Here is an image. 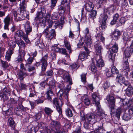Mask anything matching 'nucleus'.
Masks as SVG:
<instances>
[{"label":"nucleus","instance_id":"1","mask_svg":"<svg viewBox=\"0 0 133 133\" xmlns=\"http://www.w3.org/2000/svg\"><path fill=\"white\" fill-rule=\"evenodd\" d=\"M81 119L84 121V127L86 129L89 128L90 126V123H92L94 124L97 121V116L94 114L90 113L87 114L85 116L81 113Z\"/></svg>","mask_w":133,"mask_h":133},{"label":"nucleus","instance_id":"2","mask_svg":"<svg viewBox=\"0 0 133 133\" xmlns=\"http://www.w3.org/2000/svg\"><path fill=\"white\" fill-rule=\"evenodd\" d=\"M92 98L93 99V102L94 104H95L97 108V114L101 116L103 113L101 107L99 102L100 98L97 95V92H95L92 95Z\"/></svg>","mask_w":133,"mask_h":133},{"label":"nucleus","instance_id":"3","mask_svg":"<svg viewBox=\"0 0 133 133\" xmlns=\"http://www.w3.org/2000/svg\"><path fill=\"white\" fill-rule=\"evenodd\" d=\"M50 125L52 127L55 128L49 130L50 133H62L64 131L63 128L58 122L53 121L51 123Z\"/></svg>","mask_w":133,"mask_h":133},{"label":"nucleus","instance_id":"4","mask_svg":"<svg viewBox=\"0 0 133 133\" xmlns=\"http://www.w3.org/2000/svg\"><path fill=\"white\" fill-rule=\"evenodd\" d=\"M45 16V14L42 11L40 12H38L37 13V16L35 18V20L37 21V23L40 25L43 26L44 27L45 25L46 21L45 18L44 16Z\"/></svg>","mask_w":133,"mask_h":133},{"label":"nucleus","instance_id":"5","mask_svg":"<svg viewBox=\"0 0 133 133\" xmlns=\"http://www.w3.org/2000/svg\"><path fill=\"white\" fill-rule=\"evenodd\" d=\"M83 32L85 37V39L84 40L85 45L89 48L90 47L91 45L92 44V42L89 29L87 28H86L83 31Z\"/></svg>","mask_w":133,"mask_h":133},{"label":"nucleus","instance_id":"6","mask_svg":"<svg viewBox=\"0 0 133 133\" xmlns=\"http://www.w3.org/2000/svg\"><path fill=\"white\" fill-rule=\"evenodd\" d=\"M17 37H22L23 39L26 43H28L30 42L27 35H25L24 32L21 30H18L16 31L15 33L14 38L15 40H17Z\"/></svg>","mask_w":133,"mask_h":133},{"label":"nucleus","instance_id":"7","mask_svg":"<svg viewBox=\"0 0 133 133\" xmlns=\"http://www.w3.org/2000/svg\"><path fill=\"white\" fill-rule=\"evenodd\" d=\"M49 26L45 29L43 31V34L45 35L46 37L50 39H51L53 38H55L56 36L55 31L54 29H52L49 31Z\"/></svg>","mask_w":133,"mask_h":133},{"label":"nucleus","instance_id":"8","mask_svg":"<svg viewBox=\"0 0 133 133\" xmlns=\"http://www.w3.org/2000/svg\"><path fill=\"white\" fill-rule=\"evenodd\" d=\"M107 100L108 101L109 104V107H110L111 114L113 112L114 108L115 107V101L113 97L108 95L107 97Z\"/></svg>","mask_w":133,"mask_h":133},{"label":"nucleus","instance_id":"9","mask_svg":"<svg viewBox=\"0 0 133 133\" xmlns=\"http://www.w3.org/2000/svg\"><path fill=\"white\" fill-rule=\"evenodd\" d=\"M59 88H60L59 91L58 92L57 96L59 98L60 100L62 102V100L63 98L62 97L63 96V95L64 93V91H65V92L67 91L68 92L69 90H68L66 89L67 87L66 88L64 87V84L62 83L60 84L59 85Z\"/></svg>","mask_w":133,"mask_h":133},{"label":"nucleus","instance_id":"10","mask_svg":"<svg viewBox=\"0 0 133 133\" xmlns=\"http://www.w3.org/2000/svg\"><path fill=\"white\" fill-rule=\"evenodd\" d=\"M62 77L65 82H69V84L67 85L66 89L68 90H70L71 88V85H72V79L69 74L67 72Z\"/></svg>","mask_w":133,"mask_h":133},{"label":"nucleus","instance_id":"11","mask_svg":"<svg viewBox=\"0 0 133 133\" xmlns=\"http://www.w3.org/2000/svg\"><path fill=\"white\" fill-rule=\"evenodd\" d=\"M12 17L10 16L9 15L4 18L3 22L4 24V30H6L8 31L9 30V26L10 24V22H12Z\"/></svg>","mask_w":133,"mask_h":133},{"label":"nucleus","instance_id":"12","mask_svg":"<svg viewBox=\"0 0 133 133\" xmlns=\"http://www.w3.org/2000/svg\"><path fill=\"white\" fill-rule=\"evenodd\" d=\"M48 55H45L41 58L40 62L41 65V70L42 72L45 71L48 65L47 61L48 59Z\"/></svg>","mask_w":133,"mask_h":133},{"label":"nucleus","instance_id":"13","mask_svg":"<svg viewBox=\"0 0 133 133\" xmlns=\"http://www.w3.org/2000/svg\"><path fill=\"white\" fill-rule=\"evenodd\" d=\"M116 81L121 85L123 84L125 86H128L129 85V82L127 81H125L124 77L121 74H118L117 75Z\"/></svg>","mask_w":133,"mask_h":133},{"label":"nucleus","instance_id":"14","mask_svg":"<svg viewBox=\"0 0 133 133\" xmlns=\"http://www.w3.org/2000/svg\"><path fill=\"white\" fill-rule=\"evenodd\" d=\"M84 46L87 53H86L85 52H83L82 53H81L79 55L78 58V59H80L82 61H84V59L87 58L88 55L89 54L90 52V51L87 47H87L85 45H84Z\"/></svg>","mask_w":133,"mask_h":133},{"label":"nucleus","instance_id":"15","mask_svg":"<svg viewBox=\"0 0 133 133\" xmlns=\"http://www.w3.org/2000/svg\"><path fill=\"white\" fill-rule=\"evenodd\" d=\"M27 2V1L26 0H22V1H20L18 9H19L21 13H24L26 11Z\"/></svg>","mask_w":133,"mask_h":133},{"label":"nucleus","instance_id":"16","mask_svg":"<svg viewBox=\"0 0 133 133\" xmlns=\"http://www.w3.org/2000/svg\"><path fill=\"white\" fill-rule=\"evenodd\" d=\"M108 18L107 15L104 14H101L99 17L100 21L102 23L101 27L102 29L105 28V27L106 21Z\"/></svg>","mask_w":133,"mask_h":133},{"label":"nucleus","instance_id":"17","mask_svg":"<svg viewBox=\"0 0 133 133\" xmlns=\"http://www.w3.org/2000/svg\"><path fill=\"white\" fill-rule=\"evenodd\" d=\"M96 62V65L98 68L104 66V64L102 59L101 56L100 55H96L95 58Z\"/></svg>","mask_w":133,"mask_h":133},{"label":"nucleus","instance_id":"18","mask_svg":"<svg viewBox=\"0 0 133 133\" xmlns=\"http://www.w3.org/2000/svg\"><path fill=\"white\" fill-rule=\"evenodd\" d=\"M94 5L93 3L90 0H88L85 5V7L86 11L88 12L91 11L94 8Z\"/></svg>","mask_w":133,"mask_h":133},{"label":"nucleus","instance_id":"19","mask_svg":"<svg viewBox=\"0 0 133 133\" xmlns=\"http://www.w3.org/2000/svg\"><path fill=\"white\" fill-rule=\"evenodd\" d=\"M133 52V44H131L129 47L126 48L124 51L125 56L128 58L130 57Z\"/></svg>","mask_w":133,"mask_h":133},{"label":"nucleus","instance_id":"20","mask_svg":"<svg viewBox=\"0 0 133 133\" xmlns=\"http://www.w3.org/2000/svg\"><path fill=\"white\" fill-rule=\"evenodd\" d=\"M52 103L53 105L56 107V109L59 115H61L62 109L61 106L59 105L58 99L56 98L54 99L53 100Z\"/></svg>","mask_w":133,"mask_h":133},{"label":"nucleus","instance_id":"21","mask_svg":"<svg viewBox=\"0 0 133 133\" xmlns=\"http://www.w3.org/2000/svg\"><path fill=\"white\" fill-rule=\"evenodd\" d=\"M99 43V42L98 41L96 42L95 44L94 47L97 55H100L101 56V52L102 50V48L100 45Z\"/></svg>","mask_w":133,"mask_h":133},{"label":"nucleus","instance_id":"22","mask_svg":"<svg viewBox=\"0 0 133 133\" xmlns=\"http://www.w3.org/2000/svg\"><path fill=\"white\" fill-rule=\"evenodd\" d=\"M111 44H110L107 45V48L108 49L110 48V51L115 53L117 52L118 50V44L115 42L112 46H111Z\"/></svg>","mask_w":133,"mask_h":133},{"label":"nucleus","instance_id":"23","mask_svg":"<svg viewBox=\"0 0 133 133\" xmlns=\"http://www.w3.org/2000/svg\"><path fill=\"white\" fill-rule=\"evenodd\" d=\"M24 28L26 35H28L32 31V27L29 21H26L24 25Z\"/></svg>","mask_w":133,"mask_h":133},{"label":"nucleus","instance_id":"24","mask_svg":"<svg viewBox=\"0 0 133 133\" xmlns=\"http://www.w3.org/2000/svg\"><path fill=\"white\" fill-rule=\"evenodd\" d=\"M44 12L45 14V16H44V17L45 18V21H46V22L48 23V26H49V28H51L53 22L51 19L50 15L49 13L46 14L45 12Z\"/></svg>","mask_w":133,"mask_h":133},{"label":"nucleus","instance_id":"25","mask_svg":"<svg viewBox=\"0 0 133 133\" xmlns=\"http://www.w3.org/2000/svg\"><path fill=\"white\" fill-rule=\"evenodd\" d=\"M15 41L18 45L19 49H25L26 44L22 40H15Z\"/></svg>","mask_w":133,"mask_h":133},{"label":"nucleus","instance_id":"26","mask_svg":"<svg viewBox=\"0 0 133 133\" xmlns=\"http://www.w3.org/2000/svg\"><path fill=\"white\" fill-rule=\"evenodd\" d=\"M81 99L82 102L84 103L85 104L87 105L90 104V99L87 95H84L82 96Z\"/></svg>","mask_w":133,"mask_h":133},{"label":"nucleus","instance_id":"27","mask_svg":"<svg viewBox=\"0 0 133 133\" xmlns=\"http://www.w3.org/2000/svg\"><path fill=\"white\" fill-rule=\"evenodd\" d=\"M18 78L21 81H23L24 78L27 75V74L26 72L23 71V70H20L18 71Z\"/></svg>","mask_w":133,"mask_h":133},{"label":"nucleus","instance_id":"28","mask_svg":"<svg viewBox=\"0 0 133 133\" xmlns=\"http://www.w3.org/2000/svg\"><path fill=\"white\" fill-rule=\"evenodd\" d=\"M52 89L50 87H48L47 89L46 93L47 99L50 101L52 99L51 97L53 95V93L52 91Z\"/></svg>","mask_w":133,"mask_h":133},{"label":"nucleus","instance_id":"29","mask_svg":"<svg viewBox=\"0 0 133 133\" xmlns=\"http://www.w3.org/2000/svg\"><path fill=\"white\" fill-rule=\"evenodd\" d=\"M128 86V87L125 90V93L127 96H129L133 95V89L131 86L130 85L129 83V85Z\"/></svg>","mask_w":133,"mask_h":133},{"label":"nucleus","instance_id":"30","mask_svg":"<svg viewBox=\"0 0 133 133\" xmlns=\"http://www.w3.org/2000/svg\"><path fill=\"white\" fill-rule=\"evenodd\" d=\"M14 53V51L11 49H8L6 52L5 56V59L8 61H10L11 60V56Z\"/></svg>","mask_w":133,"mask_h":133},{"label":"nucleus","instance_id":"31","mask_svg":"<svg viewBox=\"0 0 133 133\" xmlns=\"http://www.w3.org/2000/svg\"><path fill=\"white\" fill-rule=\"evenodd\" d=\"M112 37L115 40H117L119 38L121 33L119 31H115L112 32Z\"/></svg>","mask_w":133,"mask_h":133},{"label":"nucleus","instance_id":"32","mask_svg":"<svg viewBox=\"0 0 133 133\" xmlns=\"http://www.w3.org/2000/svg\"><path fill=\"white\" fill-rule=\"evenodd\" d=\"M122 67V70L125 71L126 74L128 75V72L129 70V63L127 61H126L124 63Z\"/></svg>","mask_w":133,"mask_h":133},{"label":"nucleus","instance_id":"33","mask_svg":"<svg viewBox=\"0 0 133 133\" xmlns=\"http://www.w3.org/2000/svg\"><path fill=\"white\" fill-rule=\"evenodd\" d=\"M124 105H127L128 107L131 106L132 103V100L131 99H125L122 101Z\"/></svg>","mask_w":133,"mask_h":133},{"label":"nucleus","instance_id":"34","mask_svg":"<svg viewBox=\"0 0 133 133\" xmlns=\"http://www.w3.org/2000/svg\"><path fill=\"white\" fill-rule=\"evenodd\" d=\"M64 43L65 47L68 51L69 53L71 52V46L70 45L68 41L66 39H65L64 41Z\"/></svg>","mask_w":133,"mask_h":133},{"label":"nucleus","instance_id":"35","mask_svg":"<svg viewBox=\"0 0 133 133\" xmlns=\"http://www.w3.org/2000/svg\"><path fill=\"white\" fill-rule=\"evenodd\" d=\"M122 113V109L121 108H118L115 110V114L118 119H119L120 115Z\"/></svg>","mask_w":133,"mask_h":133},{"label":"nucleus","instance_id":"36","mask_svg":"<svg viewBox=\"0 0 133 133\" xmlns=\"http://www.w3.org/2000/svg\"><path fill=\"white\" fill-rule=\"evenodd\" d=\"M16 43L15 41L14 42L13 41H10L9 43V45L10 48L9 49H11L14 51V49L16 45Z\"/></svg>","mask_w":133,"mask_h":133},{"label":"nucleus","instance_id":"37","mask_svg":"<svg viewBox=\"0 0 133 133\" xmlns=\"http://www.w3.org/2000/svg\"><path fill=\"white\" fill-rule=\"evenodd\" d=\"M8 123L9 125L14 129L15 124L13 118H9L8 120Z\"/></svg>","mask_w":133,"mask_h":133},{"label":"nucleus","instance_id":"38","mask_svg":"<svg viewBox=\"0 0 133 133\" xmlns=\"http://www.w3.org/2000/svg\"><path fill=\"white\" fill-rule=\"evenodd\" d=\"M41 124L42 125V128L43 129L41 132V133H48V131L50 130L48 129V127L46 126L43 123H41Z\"/></svg>","mask_w":133,"mask_h":133},{"label":"nucleus","instance_id":"39","mask_svg":"<svg viewBox=\"0 0 133 133\" xmlns=\"http://www.w3.org/2000/svg\"><path fill=\"white\" fill-rule=\"evenodd\" d=\"M26 15L25 13H24L23 16H21V17L17 16V17L14 18V20L17 22L19 21L24 20L25 18L27 17V15Z\"/></svg>","mask_w":133,"mask_h":133},{"label":"nucleus","instance_id":"40","mask_svg":"<svg viewBox=\"0 0 133 133\" xmlns=\"http://www.w3.org/2000/svg\"><path fill=\"white\" fill-rule=\"evenodd\" d=\"M119 17V15L118 14H115L114 16L113 19L111 22V24L112 25L115 24Z\"/></svg>","mask_w":133,"mask_h":133},{"label":"nucleus","instance_id":"41","mask_svg":"<svg viewBox=\"0 0 133 133\" xmlns=\"http://www.w3.org/2000/svg\"><path fill=\"white\" fill-rule=\"evenodd\" d=\"M130 115L127 113H125L122 117L123 119L126 121H128L131 118Z\"/></svg>","mask_w":133,"mask_h":133},{"label":"nucleus","instance_id":"42","mask_svg":"<svg viewBox=\"0 0 133 133\" xmlns=\"http://www.w3.org/2000/svg\"><path fill=\"white\" fill-rule=\"evenodd\" d=\"M65 113L66 116L69 117H71L73 115L72 110L69 108L66 110Z\"/></svg>","mask_w":133,"mask_h":133},{"label":"nucleus","instance_id":"43","mask_svg":"<svg viewBox=\"0 0 133 133\" xmlns=\"http://www.w3.org/2000/svg\"><path fill=\"white\" fill-rule=\"evenodd\" d=\"M19 55L21 59H22L25 55L24 49H19Z\"/></svg>","mask_w":133,"mask_h":133},{"label":"nucleus","instance_id":"44","mask_svg":"<svg viewBox=\"0 0 133 133\" xmlns=\"http://www.w3.org/2000/svg\"><path fill=\"white\" fill-rule=\"evenodd\" d=\"M102 33L100 32L97 34L96 37L97 40L100 39L102 42H103L105 40V38L102 36Z\"/></svg>","mask_w":133,"mask_h":133},{"label":"nucleus","instance_id":"45","mask_svg":"<svg viewBox=\"0 0 133 133\" xmlns=\"http://www.w3.org/2000/svg\"><path fill=\"white\" fill-rule=\"evenodd\" d=\"M1 65L2 66L3 68V69L5 70L9 66V65L8 63L6 61H1Z\"/></svg>","mask_w":133,"mask_h":133},{"label":"nucleus","instance_id":"46","mask_svg":"<svg viewBox=\"0 0 133 133\" xmlns=\"http://www.w3.org/2000/svg\"><path fill=\"white\" fill-rule=\"evenodd\" d=\"M123 37V40L125 42H126L127 41L129 40V37L128 34L127 33H124Z\"/></svg>","mask_w":133,"mask_h":133},{"label":"nucleus","instance_id":"47","mask_svg":"<svg viewBox=\"0 0 133 133\" xmlns=\"http://www.w3.org/2000/svg\"><path fill=\"white\" fill-rule=\"evenodd\" d=\"M60 16L58 13L55 12L52 14L51 18L52 19L56 20Z\"/></svg>","mask_w":133,"mask_h":133},{"label":"nucleus","instance_id":"48","mask_svg":"<svg viewBox=\"0 0 133 133\" xmlns=\"http://www.w3.org/2000/svg\"><path fill=\"white\" fill-rule=\"evenodd\" d=\"M44 111L45 114L48 115H50L53 112V111L50 108L48 107H45Z\"/></svg>","mask_w":133,"mask_h":133},{"label":"nucleus","instance_id":"49","mask_svg":"<svg viewBox=\"0 0 133 133\" xmlns=\"http://www.w3.org/2000/svg\"><path fill=\"white\" fill-rule=\"evenodd\" d=\"M98 128L96 130L95 132V133H105V130L103 128H102L101 127H99L98 126Z\"/></svg>","mask_w":133,"mask_h":133},{"label":"nucleus","instance_id":"50","mask_svg":"<svg viewBox=\"0 0 133 133\" xmlns=\"http://www.w3.org/2000/svg\"><path fill=\"white\" fill-rule=\"evenodd\" d=\"M110 83L108 81H106L104 83L103 88L105 90L108 88L110 87Z\"/></svg>","mask_w":133,"mask_h":133},{"label":"nucleus","instance_id":"51","mask_svg":"<svg viewBox=\"0 0 133 133\" xmlns=\"http://www.w3.org/2000/svg\"><path fill=\"white\" fill-rule=\"evenodd\" d=\"M111 72L112 74H115L119 73V71L116 69V67H112L111 69Z\"/></svg>","mask_w":133,"mask_h":133},{"label":"nucleus","instance_id":"52","mask_svg":"<svg viewBox=\"0 0 133 133\" xmlns=\"http://www.w3.org/2000/svg\"><path fill=\"white\" fill-rule=\"evenodd\" d=\"M97 14V12L95 10L92 11L90 14V16L92 19H94L96 18Z\"/></svg>","mask_w":133,"mask_h":133},{"label":"nucleus","instance_id":"53","mask_svg":"<svg viewBox=\"0 0 133 133\" xmlns=\"http://www.w3.org/2000/svg\"><path fill=\"white\" fill-rule=\"evenodd\" d=\"M51 1V6L52 8L53 9L55 7L57 0H50Z\"/></svg>","mask_w":133,"mask_h":133},{"label":"nucleus","instance_id":"54","mask_svg":"<svg viewBox=\"0 0 133 133\" xmlns=\"http://www.w3.org/2000/svg\"><path fill=\"white\" fill-rule=\"evenodd\" d=\"M3 92L4 94H6V95L8 96V95H10V92L9 89L5 88L3 89Z\"/></svg>","mask_w":133,"mask_h":133},{"label":"nucleus","instance_id":"55","mask_svg":"<svg viewBox=\"0 0 133 133\" xmlns=\"http://www.w3.org/2000/svg\"><path fill=\"white\" fill-rule=\"evenodd\" d=\"M86 74H82L81 75V78L82 82L85 83L86 82Z\"/></svg>","mask_w":133,"mask_h":133},{"label":"nucleus","instance_id":"56","mask_svg":"<svg viewBox=\"0 0 133 133\" xmlns=\"http://www.w3.org/2000/svg\"><path fill=\"white\" fill-rule=\"evenodd\" d=\"M5 46L4 45H2L0 47V54L1 55L3 54L5 51Z\"/></svg>","mask_w":133,"mask_h":133},{"label":"nucleus","instance_id":"57","mask_svg":"<svg viewBox=\"0 0 133 133\" xmlns=\"http://www.w3.org/2000/svg\"><path fill=\"white\" fill-rule=\"evenodd\" d=\"M49 87H50L51 88L54 89L55 87V83L53 82V81L51 80L49 83Z\"/></svg>","mask_w":133,"mask_h":133},{"label":"nucleus","instance_id":"58","mask_svg":"<svg viewBox=\"0 0 133 133\" xmlns=\"http://www.w3.org/2000/svg\"><path fill=\"white\" fill-rule=\"evenodd\" d=\"M67 72L63 70H60L58 71V73L62 77Z\"/></svg>","mask_w":133,"mask_h":133},{"label":"nucleus","instance_id":"59","mask_svg":"<svg viewBox=\"0 0 133 133\" xmlns=\"http://www.w3.org/2000/svg\"><path fill=\"white\" fill-rule=\"evenodd\" d=\"M20 87L21 89L23 90H25L26 89L27 85L21 82L20 83Z\"/></svg>","mask_w":133,"mask_h":133},{"label":"nucleus","instance_id":"60","mask_svg":"<svg viewBox=\"0 0 133 133\" xmlns=\"http://www.w3.org/2000/svg\"><path fill=\"white\" fill-rule=\"evenodd\" d=\"M0 97L3 98L4 99H8V97L6 94H4V93H0Z\"/></svg>","mask_w":133,"mask_h":133},{"label":"nucleus","instance_id":"61","mask_svg":"<svg viewBox=\"0 0 133 133\" xmlns=\"http://www.w3.org/2000/svg\"><path fill=\"white\" fill-rule=\"evenodd\" d=\"M52 49L53 51L56 52H59L60 51V49L56 46H52Z\"/></svg>","mask_w":133,"mask_h":133},{"label":"nucleus","instance_id":"62","mask_svg":"<svg viewBox=\"0 0 133 133\" xmlns=\"http://www.w3.org/2000/svg\"><path fill=\"white\" fill-rule=\"evenodd\" d=\"M110 53L108 56V57L112 61H114L115 59V57L113 55V53H112V52L110 51Z\"/></svg>","mask_w":133,"mask_h":133},{"label":"nucleus","instance_id":"63","mask_svg":"<svg viewBox=\"0 0 133 133\" xmlns=\"http://www.w3.org/2000/svg\"><path fill=\"white\" fill-rule=\"evenodd\" d=\"M54 73L52 70H49L47 71L45 74V75L47 76H51L53 75Z\"/></svg>","mask_w":133,"mask_h":133},{"label":"nucleus","instance_id":"64","mask_svg":"<svg viewBox=\"0 0 133 133\" xmlns=\"http://www.w3.org/2000/svg\"><path fill=\"white\" fill-rule=\"evenodd\" d=\"M91 71L94 72H96V68L94 63H92L91 64Z\"/></svg>","mask_w":133,"mask_h":133}]
</instances>
